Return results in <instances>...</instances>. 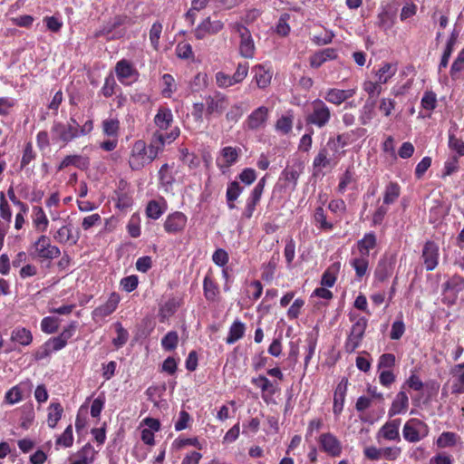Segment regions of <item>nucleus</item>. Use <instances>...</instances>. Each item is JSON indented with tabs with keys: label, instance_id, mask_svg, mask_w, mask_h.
I'll list each match as a JSON object with an SVG mask.
<instances>
[{
	"label": "nucleus",
	"instance_id": "27",
	"mask_svg": "<svg viewBox=\"0 0 464 464\" xmlns=\"http://www.w3.org/2000/svg\"><path fill=\"white\" fill-rule=\"evenodd\" d=\"M409 408V398L404 391L399 392L394 400L392 402V405L389 409L388 415L389 417H393L395 415L403 414L407 411Z\"/></svg>",
	"mask_w": 464,
	"mask_h": 464
},
{
	"label": "nucleus",
	"instance_id": "52",
	"mask_svg": "<svg viewBox=\"0 0 464 464\" xmlns=\"http://www.w3.org/2000/svg\"><path fill=\"white\" fill-rule=\"evenodd\" d=\"M176 91L177 85L174 77L169 73L163 74L161 95L164 98H171Z\"/></svg>",
	"mask_w": 464,
	"mask_h": 464
},
{
	"label": "nucleus",
	"instance_id": "11",
	"mask_svg": "<svg viewBox=\"0 0 464 464\" xmlns=\"http://www.w3.org/2000/svg\"><path fill=\"white\" fill-rule=\"evenodd\" d=\"M224 26L221 20H211L210 16H208L198 24L193 34L197 40H203L209 35L218 34Z\"/></svg>",
	"mask_w": 464,
	"mask_h": 464
},
{
	"label": "nucleus",
	"instance_id": "8",
	"mask_svg": "<svg viewBox=\"0 0 464 464\" xmlns=\"http://www.w3.org/2000/svg\"><path fill=\"white\" fill-rule=\"evenodd\" d=\"M230 26L240 38L238 46L240 55L246 59H252L256 53V46L249 29L240 23H234Z\"/></svg>",
	"mask_w": 464,
	"mask_h": 464
},
{
	"label": "nucleus",
	"instance_id": "48",
	"mask_svg": "<svg viewBox=\"0 0 464 464\" xmlns=\"http://www.w3.org/2000/svg\"><path fill=\"white\" fill-rule=\"evenodd\" d=\"M374 108L375 101H370V99H368L360 111L359 121L362 125H367L374 118Z\"/></svg>",
	"mask_w": 464,
	"mask_h": 464
},
{
	"label": "nucleus",
	"instance_id": "43",
	"mask_svg": "<svg viewBox=\"0 0 464 464\" xmlns=\"http://www.w3.org/2000/svg\"><path fill=\"white\" fill-rule=\"evenodd\" d=\"M401 195V186L395 181H390L384 189L383 204L388 206L393 204Z\"/></svg>",
	"mask_w": 464,
	"mask_h": 464
},
{
	"label": "nucleus",
	"instance_id": "24",
	"mask_svg": "<svg viewBox=\"0 0 464 464\" xmlns=\"http://www.w3.org/2000/svg\"><path fill=\"white\" fill-rule=\"evenodd\" d=\"M70 166H73L81 170H85L90 166V159L87 156L80 154L67 155L57 166V171H61Z\"/></svg>",
	"mask_w": 464,
	"mask_h": 464
},
{
	"label": "nucleus",
	"instance_id": "3",
	"mask_svg": "<svg viewBox=\"0 0 464 464\" xmlns=\"http://www.w3.org/2000/svg\"><path fill=\"white\" fill-rule=\"evenodd\" d=\"M29 253L30 256L39 263H47L48 265L62 255L60 247L53 245L51 238L44 234L39 236L32 243L29 248Z\"/></svg>",
	"mask_w": 464,
	"mask_h": 464
},
{
	"label": "nucleus",
	"instance_id": "19",
	"mask_svg": "<svg viewBox=\"0 0 464 464\" xmlns=\"http://www.w3.org/2000/svg\"><path fill=\"white\" fill-rule=\"evenodd\" d=\"M401 419H394L385 422L379 430L377 433L378 438H382L385 440L390 441H401V436L399 432Z\"/></svg>",
	"mask_w": 464,
	"mask_h": 464
},
{
	"label": "nucleus",
	"instance_id": "35",
	"mask_svg": "<svg viewBox=\"0 0 464 464\" xmlns=\"http://www.w3.org/2000/svg\"><path fill=\"white\" fill-rule=\"evenodd\" d=\"M11 341L23 346H28L33 342L32 332L25 327L17 326L11 333Z\"/></svg>",
	"mask_w": 464,
	"mask_h": 464
},
{
	"label": "nucleus",
	"instance_id": "57",
	"mask_svg": "<svg viewBox=\"0 0 464 464\" xmlns=\"http://www.w3.org/2000/svg\"><path fill=\"white\" fill-rule=\"evenodd\" d=\"M117 88H119V86L114 79V76L112 73H110L105 77L104 83L101 88L100 92L103 97L110 98L115 93Z\"/></svg>",
	"mask_w": 464,
	"mask_h": 464
},
{
	"label": "nucleus",
	"instance_id": "5",
	"mask_svg": "<svg viewBox=\"0 0 464 464\" xmlns=\"http://www.w3.org/2000/svg\"><path fill=\"white\" fill-rule=\"evenodd\" d=\"M157 157L143 140L134 141L130 148L129 165L132 170H140L151 163Z\"/></svg>",
	"mask_w": 464,
	"mask_h": 464
},
{
	"label": "nucleus",
	"instance_id": "36",
	"mask_svg": "<svg viewBox=\"0 0 464 464\" xmlns=\"http://www.w3.org/2000/svg\"><path fill=\"white\" fill-rule=\"evenodd\" d=\"M121 122L116 117H109L102 121L103 135L110 138H119Z\"/></svg>",
	"mask_w": 464,
	"mask_h": 464
},
{
	"label": "nucleus",
	"instance_id": "9",
	"mask_svg": "<svg viewBox=\"0 0 464 464\" xmlns=\"http://www.w3.org/2000/svg\"><path fill=\"white\" fill-rule=\"evenodd\" d=\"M180 134L179 127H174L169 132H162L159 130L153 132L149 148L154 152L155 156L158 157L159 153L164 150L165 145L173 142Z\"/></svg>",
	"mask_w": 464,
	"mask_h": 464
},
{
	"label": "nucleus",
	"instance_id": "61",
	"mask_svg": "<svg viewBox=\"0 0 464 464\" xmlns=\"http://www.w3.org/2000/svg\"><path fill=\"white\" fill-rule=\"evenodd\" d=\"M73 444L72 426L70 424L64 431L56 439L55 445L58 447L70 448Z\"/></svg>",
	"mask_w": 464,
	"mask_h": 464
},
{
	"label": "nucleus",
	"instance_id": "47",
	"mask_svg": "<svg viewBox=\"0 0 464 464\" xmlns=\"http://www.w3.org/2000/svg\"><path fill=\"white\" fill-rule=\"evenodd\" d=\"M26 386L25 383H19L14 387H12L10 390H8L5 395V401L11 405H14L15 403H18L19 401H23L24 399V388Z\"/></svg>",
	"mask_w": 464,
	"mask_h": 464
},
{
	"label": "nucleus",
	"instance_id": "32",
	"mask_svg": "<svg viewBox=\"0 0 464 464\" xmlns=\"http://www.w3.org/2000/svg\"><path fill=\"white\" fill-rule=\"evenodd\" d=\"M240 153L241 150L239 148H235L231 146L224 147L221 150V156L224 162L221 164L218 160V166L220 169L231 167L237 161Z\"/></svg>",
	"mask_w": 464,
	"mask_h": 464
},
{
	"label": "nucleus",
	"instance_id": "18",
	"mask_svg": "<svg viewBox=\"0 0 464 464\" xmlns=\"http://www.w3.org/2000/svg\"><path fill=\"white\" fill-rule=\"evenodd\" d=\"M269 117V109L266 106H260L255 109L246 118L245 125L246 129L257 130L263 128Z\"/></svg>",
	"mask_w": 464,
	"mask_h": 464
},
{
	"label": "nucleus",
	"instance_id": "31",
	"mask_svg": "<svg viewBox=\"0 0 464 464\" xmlns=\"http://www.w3.org/2000/svg\"><path fill=\"white\" fill-rule=\"evenodd\" d=\"M313 219L315 227L321 231L329 232L334 227V223L327 220L326 212L322 206L315 208Z\"/></svg>",
	"mask_w": 464,
	"mask_h": 464
},
{
	"label": "nucleus",
	"instance_id": "22",
	"mask_svg": "<svg viewBox=\"0 0 464 464\" xmlns=\"http://www.w3.org/2000/svg\"><path fill=\"white\" fill-rule=\"evenodd\" d=\"M118 80L122 83L126 84V80L131 77H138L139 72L134 67L133 63L126 59H121L116 63L114 68Z\"/></svg>",
	"mask_w": 464,
	"mask_h": 464
},
{
	"label": "nucleus",
	"instance_id": "13",
	"mask_svg": "<svg viewBox=\"0 0 464 464\" xmlns=\"http://www.w3.org/2000/svg\"><path fill=\"white\" fill-rule=\"evenodd\" d=\"M320 449L331 457H339L343 447L341 441L331 432L323 433L318 438Z\"/></svg>",
	"mask_w": 464,
	"mask_h": 464
},
{
	"label": "nucleus",
	"instance_id": "33",
	"mask_svg": "<svg viewBox=\"0 0 464 464\" xmlns=\"http://www.w3.org/2000/svg\"><path fill=\"white\" fill-rule=\"evenodd\" d=\"M464 290V276L454 274L442 285L443 293H452L454 295Z\"/></svg>",
	"mask_w": 464,
	"mask_h": 464
},
{
	"label": "nucleus",
	"instance_id": "25",
	"mask_svg": "<svg viewBox=\"0 0 464 464\" xmlns=\"http://www.w3.org/2000/svg\"><path fill=\"white\" fill-rule=\"evenodd\" d=\"M378 246L377 236L374 231L366 232L363 237L356 242V248L359 254L369 256L370 252Z\"/></svg>",
	"mask_w": 464,
	"mask_h": 464
},
{
	"label": "nucleus",
	"instance_id": "54",
	"mask_svg": "<svg viewBox=\"0 0 464 464\" xmlns=\"http://www.w3.org/2000/svg\"><path fill=\"white\" fill-rule=\"evenodd\" d=\"M134 24V18L127 14H118L115 15L109 23L107 33H111L113 30L119 28L121 25H133Z\"/></svg>",
	"mask_w": 464,
	"mask_h": 464
},
{
	"label": "nucleus",
	"instance_id": "38",
	"mask_svg": "<svg viewBox=\"0 0 464 464\" xmlns=\"http://www.w3.org/2000/svg\"><path fill=\"white\" fill-rule=\"evenodd\" d=\"M294 119L293 111H287L285 115H282L276 121V130L282 135H288L293 130Z\"/></svg>",
	"mask_w": 464,
	"mask_h": 464
},
{
	"label": "nucleus",
	"instance_id": "15",
	"mask_svg": "<svg viewBox=\"0 0 464 464\" xmlns=\"http://www.w3.org/2000/svg\"><path fill=\"white\" fill-rule=\"evenodd\" d=\"M439 256L438 244L431 240L426 241L422 248L421 259L427 271H432L437 267Z\"/></svg>",
	"mask_w": 464,
	"mask_h": 464
},
{
	"label": "nucleus",
	"instance_id": "41",
	"mask_svg": "<svg viewBox=\"0 0 464 464\" xmlns=\"http://www.w3.org/2000/svg\"><path fill=\"white\" fill-rule=\"evenodd\" d=\"M254 72L257 86L260 89L266 88L270 84L272 79V72L270 70L266 69L263 64H258L254 67Z\"/></svg>",
	"mask_w": 464,
	"mask_h": 464
},
{
	"label": "nucleus",
	"instance_id": "59",
	"mask_svg": "<svg viewBox=\"0 0 464 464\" xmlns=\"http://www.w3.org/2000/svg\"><path fill=\"white\" fill-rule=\"evenodd\" d=\"M60 325V320L54 316H46L44 317L41 321V330L44 334H54L57 332Z\"/></svg>",
	"mask_w": 464,
	"mask_h": 464
},
{
	"label": "nucleus",
	"instance_id": "46",
	"mask_svg": "<svg viewBox=\"0 0 464 464\" xmlns=\"http://www.w3.org/2000/svg\"><path fill=\"white\" fill-rule=\"evenodd\" d=\"M63 413V408L60 402H52L48 407V426L52 429L55 428Z\"/></svg>",
	"mask_w": 464,
	"mask_h": 464
},
{
	"label": "nucleus",
	"instance_id": "50",
	"mask_svg": "<svg viewBox=\"0 0 464 464\" xmlns=\"http://www.w3.org/2000/svg\"><path fill=\"white\" fill-rule=\"evenodd\" d=\"M459 435L451 431H443L437 439L436 444L439 448L444 449L453 447L457 444Z\"/></svg>",
	"mask_w": 464,
	"mask_h": 464
},
{
	"label": "nucleus",
	"instance_id": "28",
	"mask_svg": "<svg viewBox=\"0 0 464 464\" xmlns=\"http://www.w3.org/2000/svg\"><path fill=\"white\" fill-rule=\"evenodd\" d=\"M303 165L301 162L295 161L292 164H288L281 173L282 179H284L289 184H292V188L295 189L300 174L303 170Z\"/></svg>",
	"mask_w": 464,
	"mask_h": 464
},
{
	"label": "nucleus",
	"instance_id": "64",
	"mask_svg": "<svg viewBox=\"0 0 464 464\" xmlns=\"http://www.w3.org/2000/svg\"><path fill=\"white\" fill-rule=\"evenodd\" d=\"M165 209L162 208L160 203L157 200H150L148 202L146 207V215L151 219H158L164 213Z\"/></svg>",
	"mask_w": 464,
	"mask_h": 464
},
{
	"label": "nucleus",
	"instance_id": "34",
	"mask_svg": "<svg viewBox=\"0 0 464 464\" xmlns=\"http://www.w3.org/2000/svg\"><path fill=\"white\" fill-rule=\"evenodd\" d=\"M350 265L355 271L356 278L361 280L368 273L369 256L360 254L359 256L353 257L350 260Z\"/></svg>",
	"mask_w": 464,
	"mask_h": 464
},
{
	"label": "nucleus",
	"instance_id": "53",
	"mask_svg": "<svg viewBox=\"0 0 464 464\" xmlns=\"http://www.w3.org/2000/svg\"><path fill=\"white\" fill-rule=\"evenodd\" d=\"M331 158L329 157V151L326 147H323L319 150L317 155L314 157L313 161L314 169H324L330 166Z\"/></svg>",
	"mask_w": 464,
	"mask_h": 464
},
{
	"label": "nucleus",
	"instance_id": "26",
	"mask_svg": "<svg viewBox=\"0 0 464 464\" xmlns=\"http://www.w3.org/2000/svg\"><path fill=\"white\" fill-rule=\"evenodd\" d=\"M181 300L177 297H170L165 303L160 305L159 319L160 323H164L171 317L180 307Z\"/></svg>",
	"mask_w": 464,
	"mask_h": 464
},
{
	"label": "nucleus",
	"instance_id": "37",
	"mask_svg": "<svg viewBox=\"0 0 464 464\" xmlns=\"http://www.w3.org/2000/svg\"><path fill=\"white\" fill-rule=\"evenodd\" d=\"M13 213L11 206L6 198L5 194L0 192V224L4 225L5 228L9 229L12 220Z\"/></svg>",
	"mask_w": 464,
	"mask_h": 464
},
{
	"label": "nucleus",
	"instance_id": "23",
	"mask_svg": "<svg viewBox=\"0 0 464 464\" xmlns=\"http://www.w3.org/2000/svg\"><path fill=\"white\" fill-rule=\"evenodd\" d=\"M53 239L61 244L66 245L69 244L71 246H74L77 244L80 234L77 232L75 235L72 232V227L71 224L63 225L53 236Z\"/></svg>",
	"mask_w": 464,
	"mask_h": 464
},
{
	"label": "nucleus",
	"instance_id": "55",
	"mask_svg": "<svg viewBox=\"0 0 464 464\" xmlns=\"http://www.w3.org/2000/svg\"><path fill=\"white\" fill-rule=\"evenodd\" d=\"M208 85V77L205 72H198L189 83L192 92H198L206 89Z\"/></svg>",
	"mask_w": 464,
	"mask_h": 464
},
{
	"label": "nucleus",
	"instance_id": "10",
	"mask_svg": "<svg viewBox=\"0 0 464 464\" xmlns=\"http://www.w3.org/2000/svg\"><path fill=\"white\" fill-rule=\"evenodd\" d=\"M366 130L363 128H356L347 132L337 134L335 138H330L327 141V146L334 152H338L340 149H343L354 141L353 137L361 138L364 136Z\"/></svg>",
	"mask_w": 464,
	"mask_h": 464
},
{
	"label": "nucleus",
	"instance_id": "42",
	"mask_svg": "<svg viewBox=\"0 0 464 464\" xmlns=\"http://www.w3.org/2000/svg\"><path fill=\"white\" fill-rule=\"evenodd\" d=\"M243 187L237 181H231L227 184V191H226V199L227 203V207L230 209L235 208V201L238 198V197L243 192Z\"/></svg>",
	"mask_w": 464,
	"mask_h": 464
},
{
	"label": "nucleus",
	"instance_id": "6",
	"mask_svg": "<svg viewBox=\"0 0 464 464\" xmlns=\"http://www.w3.org/2000/svg\"><path fill=\"white\" fill-rule=\"evenodd\" d=\"M331 117V109L325 102L315 99L311 102V111L305 117V122L307 125L322 129L330 122Z\"/></svg>",
	"mask_w": 464,
	"mask_h": 464
},
{
	"label": "nucleus",
	"instance_id": "12",
	"mask_svg": "<svg viewBox=\"0 0 464 464\" xmlns=\"http://www.w3.org/2000/svg\"><path fill=\"white\" fill-rule=\"evenodd\" d=\"M251 383L261 391L263 401L268 403L273 396L280 391L276 382L270 381L266 376L260 374L251 379Z\"/></svg>",
	"mask_w": 464,
	"mask_h": 464
},
{
	"label": "nucleus",
	"instance_id": "29",
	"mask_svg": "<svg viewBox=\"0 0 464 464\" xmlns=\"http://www.w3.org/2000/svg\"><path fill=\"white\" fill-rule=\"evenodd\" d=\"M32 221L34 229L40 233H44L49 226V219L40 206H34L32 209Z\"/></svg>",
	"mask_w": 464,
	"mask_h": 464
},
{
	"label": "nucleus",
	"instance_id": "14",
	"mask_svg": "<svg viewBox=\"0 0 464 464\" xmlns=\"http://www.w3.org/2000/svg\"><path fill=\"white\" fill-rule=\"evenodd\" d=\"M121 301V296L118 293L112 292L109 295L107 301L96 307L92 312V316L94 321L102 320L105 317L111 315L118 307Z\"/></svg>",
	"mask_w": 464,
	"mask_h": 464
},
{
	"label": "nucleus",
	"instance_id": "16",
	"mask_svg": "<svg viewBox=\"0 0 464 464\" xmlns=\"http://www.w3.org/2000/svg\"><path fill=\"white\" fill-rule=\"evenodd\" d=\"M356 87L346 90L338 88H329L326 90L324 95V99L325 102L331 104L340 106L342 103L353 98L356 94Z\"/></svg>",
	"mask_w": 464,
	"mask_h": 464
},
{
	"label": "nucleus",
	"instance_id": "1",
	"mask_svg": "<svg viewBox=\"0 0 464 464\" xmlns=\"http://www.w3.org/2000/svg\"><path fill=\"white\" fill-rule=\"evenodd\" d=\"M92 130V120H87L80 125L74 117H70L66 122L54 121L51 127V135L54 143L66 146L82 136L89 135Z\"/></svg>",
	"mask_w": 464,
	"mask_h": 464
},
{
	"label": "nucleus",
	"instance_id": "4",
	"mask_svg": "<svg viewBox=\"0 0 464 464\" xmlns=\"http://www.w3.org/2000/svg\"><path fill=\"white\" fill-rule=\"evenodd\" d=\"M349 319L353 323L349 334L343 344L347 353H353L362 344L368 326V320L364 316L355 314H349Z\"/></svg>",
	"mask_w": 464,
	"mask_h": 464
},
{
	"label": "nucleus",
	"instance_id": "62",
	"mask_svg": "<svg viewBox=\"0 0 464 464\" xmlns=\"http://www.w3.org/2000/svg\"><path fill=\"white\" fill-rule=\"evenodd\" d=\"M162 24L159 21L152 24L150 30V41L155 51L160 48V39L162 32Z\"/></svg>",
	"mask_w": 464,
	"mask_h": 464
},
{
	"label": "nucleus",
	"instance_id": "60",
	"mask_svg": "<svg viewBox=\"0 0 464 464\" xmlns=\"http://www.w3.org/2000/svg\"><path fill=\"white\" fill-rule=\"evenodd\" d=\"M394 14L387 10H382L377 16V24L384 31L391 29L394 24Z\"/></svg>",
	"mask_w": 464,
	"mask_h": 464
},
{
	"label": "nucleus",
	"instance_id": "49",
	"mask_svg": "<svg viewBox=\"0 0 464 464\" xmlns=\"http://www.w3.org/2000/svg\"><path fill=\"white\" fill-rule=\"evenodd\" d=\"M397 68L395 65L385 63L376 72L375 75L379 83L385 84L396 73Z\"/></svg>",
	"mask_w": 464,
	"mask_h": 464
},
{
	"label": "nucleus",
	"instance_id": "56",
	"mask_svg": "<svg viewBox=\"0 0 464 464\" xmlns=\"http://www.w3.org/2000/svg\"><path fill=\"white\" fill-rule=\"evenodd\" d=\"M187 446H193L198 450L202 449V445H201L199 440L198 439V437H193V438L179 437L176 440H174V441L172 442V448L177 450H182Z\"/></svg>",
	"mask_w": 464,
	"mask_h": 464
},
{
	"label": "nucleus",
	"instance_id": "30",
	"mask_svg": "<svg viewBox=\"0 0 464 464\" xmlns=\"http://www.w3.org/2000/svg\"><path fill=\"white\" fill-rule=\"evenodd\" d=\"M173 122V114L169 107L160 106L154 117V123L160 130H167Z\"/></svg>",
	"mask_w": 464,
	"mask_h": 464
},
{
	"label": "nucleus",
	"instance_id": "20",
	"mask_svg": "<svg viewBox=\"0 0 464 464\" xmlns=\"http://www.w3.org/2000/svg\"><path fill=\"white\" fill-rule=\"evenodd\" d=\"M204 297L209 303H218L220 300V289L218 282L208 273L203 280Z\"/></svg>",
	"mask_w": 464,
	"mask_h": 464
},
{
	"label": "nucleus",
	"instance_id": "17",
	"mask_svg": "<svg viewBox=\"0 0 464 464\" xmlns=\"http://www.w3.org/2000/svg\"><path fill=\"white\" fill-rule=\"evenodd\" d=\"M188 218L184 213L176 211L167 216L163 227L168 234L176 235L184 230Z\"/></svg>",
	"mask_w": 464,
	"mask_h": 464
},
{
	"label": "nucleus",
	"instance_id": "40",
	"mask_svg": "<svg viewBox=\"0 0 464 464\" xmlns=\"http://www.w3.org/2000/svg\"><path fill=\"white\" fill-rule=\"evenodd\" d=\"M246 332V325L239 320H235L229 327L226 343L227 344H233L241 338H243Z\"/></svg>",
	"mask_w": 464,
	"mask_h": 464
},
{
	"label": "nucleus",
	"instance_id": "63",
	"mask_svg": "<svg viewBox=\"0 0 464 464\" xmlns=\"http://www.w3.org/2000/svg\"><path fill=\"white\" fill-rule=\"evenodd\" d=\"M192 421L193 420L188 411L184 410L180 411L179 413V418L174 424L175 430L181 431L189 429Z\"/></svg>",
	"mask_w": 464,
	"mask_h": 464
},
{
	"label": "nucleus",
	"instance_id": "7",
	"mask_svg": "<svg viewBox=\"0 0 464 464\" xmlns=\"http://www.w3.org/2000/svg\"><path fill=\"white\" fill-rule=\"evenodd\" d=\"M429 433V425L418 418L409 419L402 428L403 439L410 443H416L422 440Z\"/></svg>",
	"mask_w": 464,
	"mask_h": 464
},
{
	"label": "nucleus",
	"instance_id": "58",
	"mask_svg": "<svg viewBox=\"0 0 464 464\" xmlns=\"http://www.w3.org/2000/svg\"><path fill=\"white\" fill-rule=\"evenodd\" d=\"M179 334L176 331L168 332L161 339V346L167 352L173 351L179 343Z\"/></svg>",
	"mask_w": 464,
	"mask_h": 464
},
{
	"label": "nucleus",
	"instance_id": "51",
	"mask_svg": "<svg viewBox=\"0 0 464 464\" xmlns=\"http://www.w3.org/2000/svg\"><path fill=\"white\" fill-rule=\"evenodd\" d=\"M96 453L97 451L91 443H86L80 450L77 451L76 456L78 458L77 459L84 464H92L95 459Z\"/></svg>",
	"mask_w": 464,
	"mask_h": 464
},
{
	"label": "nucleus",
	"instance_id": "2",
	"mask_svg": "<svg viewBox=\"0 0 464 464\" xmlns=\"http://www.w3.org/2000/svg\"><path fill=\"white\" fill-rule=\"evenodd\" d=\"M229 105L228 97L220 92H215L204 97L203 102H194L191 115L197 122H202L204 117L208 120L212 117L221 116Z\"/></svg>",
	"mask_w": 464,
	"mask_h": 464
},
{
	"label": "nucleus",
	"instance_id": "44",
	"mask_svg": "<svg viewBox=\"0 0 464 464\" xmlns=\"http://www.w3.org/2000/svg\"><path fill=\"white\" fill-rule=\"evenodd\" d=\"M261 194H258L253 190L251 191L250 195L246 200L245 208L242 212V217L244 218L250 219L253 217L256 208L261 200Z\"/></svg>",
	"mask_w": 464,
	"mask_h": 464
},
{
	"label": "nucleus",
	"instance_id": "21",
	"mask_svg": "<svg viewBox=\"0 0 464 464\" xmlns=\"http://www.w3.org/2000/svg\"><path fill=\"white\" fill-rule=\"evenodd\" d=\"M347 378H343L334 390L333 412L335 417L340 416L341 413L343 412L345 397L347 393Z\"/></svg>",
	"mask_w": 464,
	"mask_h": 464
},
{
	"label": "nucleus",
	"instance_id": "45",
	"mask_svg": "<svg viewBox=\"0 0 464 464\" xmlns=\"http://www.w3.org/2000/svg\"><path fill=\"white\" fill-rule=\"evenodd\" d=\"M340 269V263H334L323 274L321 285L325 287H333L337 280V274Z\"/></svg>",
	"mask_w": 464,
	"mask_h": 464
},
{
	"label": "nucleus",
	"instance_id": "39",
	"mask_svg": "<svg viewBox=\"0 0 464 464\" xmlns=\"http://www.w3.org/2000/svg\"><path fill=\"white\" fill-rule=\"evenodd\" d=\"M393 272V265L388 260H380L374 271V278L378 282L383 283L388 280Z\"/></svg>",
	"mask_w": 464,
	"mask_h": 464
}]
</instances>
